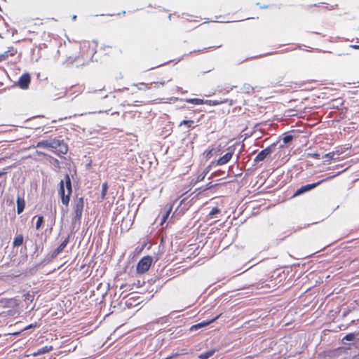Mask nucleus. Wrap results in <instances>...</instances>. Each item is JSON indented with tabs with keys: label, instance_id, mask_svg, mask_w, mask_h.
I'll list each match as a JSON object with an SVG mask.
<instances>
[{
	"label": "nucleus",
	"instance_id": "nucleus-13",
	"mask_svg": "<svg viewBox=\"0 0 359 359\" xmlns=\"http://www.w3.org/2000/svg\"><path fill=\"white\" fill-rule=\"evenodd\" d=\"M215 349H211L205 353H201L198 355L200 359H208L210 357L214 355L215 353Z\"/></svg>",
	"mask_w": 359,
	"mask_h": 359
},
{
	"label": "nucleus",
	"instance_id": "nucleus-15",
	"mask_svg": "<svg viewBox=\"0 0 359 359\" xmlns=\"http://www.w3.org/2000/svg\"><path fill=\"white\" fill-rule=\"evenodd\" d=\"M34 299V295L33 293H26L24 294V301L26 303H31L33 302Z\"/></svg>",
	"mask_w": 359,
	"mask_h": 359
},
{
	"label": "nucleus",
	"instance_id": "nucleus-14",
	"mask_svg": "<svg viewBox=\"0 0 359 359\" xmlns=\"http://www.w3.org/2000/svg\"><path fill=\"white\" fill-rule=\"evenodd\" d=\"M22 243H23V236H22V235L19 234L15 238V239L13 241V245L15 247H18V246L21 245L22 244Z\"/></svg>",
	"mask_w": 359,
	"mask_h": 359
},
{
	"label": "nucleus",
	"instance_id": "nucleus-31",
	"mask_svg": "<svg viewBox=\"0 0 359 359\" xmlns=\"http://www.w3.org/2000/svg\"><path fill=\"white\" fill-rule=\"evenodd\" d=\"M173 358V356H169V357H167L165 359H172Z\"/></svg>",
	"mask_w": 359,
	"mask_h": 359
},
{
	"label": "nucleus",
	"instance_id": "nucleus-8",
	"mask_svg": "<svg viewBox=\"0 0 359 359\" xmlns=\"http://www.w3.org/2000/svg\"><path fill=\"white\" fill-rule=\"evenodd\" d=\"M233 154V151H228L226 154H225L224 156H222L217 160V165H222L227 163L232 158Z\"/></svg>",
	"mask_w": 359,
	"mask_h": 359
},
{
	"label": "nucleus",
	"instance_id": "nucleus-19",
	"mask_svg": "<svg viewBox=\"0 0 359 359\" xmlns=\"http://www.w3.org/2000/svg\"><path fill=\"white\" fill-rule=\"evenodd\" d=\"M43 222V217L42 216H38L37 221L36 223V229H39L41 227Z\"/></svg>",
	"mask_w": 359,
	"mask_h": 359
},
{
	"label": "nucleus",
	"instance_id": "nucleus-21",
	"mask_svg": "<svg viewBox=\"0 0 359 359\" xmlns=\"http://www.w3.org/2000/svg\"><path fill=\"white\" fill-rule=\"evenodd\" d=\"M292 136L290 135H285L283 138V141L284 142V144H287L289 142H290L292 140Z\"/></svg>",
	"mask_w": 359,
	"mask_h": 359
},
{
	"label": "nucleus",
	"instance_id": "nucleus-11",
	"mask_svg": "<svg viewBox=\"0 0 359 359\" xmlns=\"http://www.w3.org/2000/svg\"><path fill=\"white\" fill-rule=\"evenodd\" d=\"M25 206V203L24 199L20 198V197L17 199V210L18 213L20 214L23 212Z\"/></svg>",
	"mask_w": 359,
	"mask_h": 359
},
{
	"label": "nucleus",
	"instance_id": "nucleus-12",
	"mask_svg": "<svg viewBox=\"0 0 359 359\" xmlns=\"http://www.w3.org/2000/svg\"><path fill=\"white\" fill-rule=\"evenodd\" d=\"M187 102L193 104L195 105H200V104H203L204 103H208V101H205L204 100H202V99L191 98V99H187Z\"/></svg>",
	"mask_w": 359,
	"mask_h": 359
},
{
	"label": "nucleus",
	"instance_id": "nucleus-28",
	"mask_svg": "<svg viewBox=\"0 0 359 359\" xmlns=\"http://www.w3.org/2000/svg\"><path fill=\"white\" fill-rule=\"evenodd\" d=\"M212 105H217L221 103V102L219 101H212Z\"/></svg>",
	"mask_w": 359,
	"mask_h": 359
},
{
	"label": "nucleus",
	"instance_id": "nucleus-20",
	"mask_svg": "<svg viewBox=\"0 0 359 359\" xmlns=\"http://www.w3.org/2000/svg\"><path fill=\"white\" fill-rule=\"evenodd\" d=\"M67 240H65L58 246V248H57V252H60L65 248V246L67 244Z\"/></svg>",
	"mask_w": 359,
	"mask_h": 359
},
{
	"label": "nucleus",
	"instance_id": "nucleus-33",
	"mask_svg": "<svg viewBox=\"0 0 359 359\" xmlns=\"http://www.w3.org/2000/svg\"><path fill=\"white\" fill-rule=\"evenodd\" d=\"M3 57H4V55H0V60H2V58H3Z\"/></svg>",
	"mask_w": 359,
	"mask_h": 359
},
{
	"label": "nucleus",
	"instance_id": "nucleus-26",
	"mask_svg": "<svg viewBox=\"0 0 359 359\" xmlns=\"http://www.w3.org/2000/svg\"><path fill=\"white\" fill-rule=\"evenodd\" d=\"M46 142H49L48 141H45V142H39L38 146L39 147H49L48 146L46 145Z\"/></svg>",
	"mask_w": 359,
	"mask_h": 359
},
{
	"label": "nucleus",
	"instance_id": "nucleus-25",
	"mask_svg": "<svg viewBox=\"0 0 359 359\" xmlns=\"http://www.w3.org/2000/svg\"><path fill=\"white\" fill-rule=\"evenodd\" d=\"M353 339H354V334H347V335L344 338V339H346V340H348V341H352Z\"/></svg>",
	"mask_w": 359,
	"mask_h": 359
},
{
	"label": "nucleus",
	"instance_id": "nucleus-7",
	"mask_svg": "<svg viewBox=\"0 0 359 359\" xmlns=\"http://www.w3.org/2000/svg\"><path fill=\"white\" fill-rule=\"evenodd\" d=\"M332 177H333V176H330V177H328L327 178L321 181H319L316 183L309 184L303 186L296 191L295 195H299V194H302L307 191H309V190L312 189L313 188H315L318 184H320L322 182L326 181L329 179H332Z\"/></svg>",
	"mask_w": 359,
	"mask_h": 359
},
{
	"label": "nucleus",
	"instance_id": "nucleus-24",
	"mask_svg": "<svg viewBox=\"0 0 359 359\" xmlns=\"http://www.w3.org/2000/svg\"><path fill=\"white\" fill-rule=\"evenodd\" d=\"M334 156V152H330L328 154H325L323 158H327L328 160L332 159Z\"/></svg>",
	"mask_w": 359,
	"mask_h": 359
},
{
	"label": "nucleus",
	"instance_id": "nucleus-32",
	"mask_svg": "<svg viewBox=\"0 0 359 359\" xmlns=\"http://www.w3.org/2000/svg\"><path fill=\"white\" fill-rule=\"evenodd\" d=\"M76 15H73L72 19L74 20H76Z\"/></svg>",
	"mask_w": 359,
	"mask_h": 359
},
{
	"label": "nucleus",
	"instance_id": "nucleus-2",
	"mask_svg": "<svg viewBox=\"0 0 359 359\" xmlns=\"http://www.w3.org/2000/svg\"><path fill=\"white\" fill-rule=\"evenodd\" d=\"M46 145L55 150V153L65 154L68 148L62 140H53L50 142H46Z\"/></svg>",
	"mask_w": 359,
	"mask_h": 359
},
{
	"label": "nucleus",
	"instance_id": "nucleus-18",
	"mask_svg": "<svg viewBox=\"0 0 359 359\" xmlns=\"http://www.w3.org/2000/svg\"><path fill=\"white\" fill-rule=\"evenodd\" d=\"M193 124H194V121H192V120H184L180 123V126H182L183 125H185L188 128H191V127H193Z\"/></svg>",
	"mask_w": 359,
	"mask_h": 359
},
{
	"label": "nucleus",
	"instance_id": "nucleus-4",
	"mask_svg": "<svg viewBox=\"0 0 359 359\" xmlns=\"http://www.w3.org/2000/svg\"><path fill=\"white\" fill-rule=\"evenodd\" d=\"M83 198L82 197L77 198L74 201V212L75 214L74 218L73 219L74 222L80 220L83 209Z\"/></svg>",
	"mask_w": 359,
	"mask_h": 359
},
{
	"label": "nucleus",
	"instance_id": "nucleus-23",
	"mask_svg": "<svg viewBox=\"0 0 359 359\" xmlns=\"http://www.w3.org/2000/svg\"><path fill=\"white\" fill-rule=\"evenodd\" d=\"M243 89L247 93H250V92H252L253 90V88L251 86H250L249 84H245L243 86Z\"/></svg>",
	"mask_w": 359,
	"mask_h": 359
},
{
	"label": "nucleus",
	"instance_id": "nucleus-5",
	"mask_svg": "<svg viewBox=\"0 0 359 359\" xmlns=\"http://www.w3.org/2000/svg\"><path fill=\"white\" fill-rule=\"evenodd\" d=\"M274 148H275V144H272V145L266 147V149L262 150L255 157V161L259 162V161H264L266 158V156L270 155L273 151Z\"/></svg>",
	"mask_w": 359,
	"mask_h": 359
},
{
	"label": "nucleus",
	"instance_id": "nucleus-27",
	"mask_svg": "<svg viewBox=\"0 0 359 359\" xmlns=\"http://www.w3.org/2000/svg\"><path fill=\"white\" fill-rule=\"evenodd\" d=\"M351 47L353 49L359 50V45H351Z\"/></svg>",
	"mask_w": 359,
	"mask_h": 359
},
{
	"label": "nucleus",
	"instance_id": "nucleus-30",
	"mask_svg": "<svg viewBox=\"0 0 359 359\" xmlns=\"http://www.w3.org/2000/svg\"><path fill=\"white\" fill-rule=\"evenodd\" d=\"M207 101H208V103H206L207 104L212 105V103L211 100H207Z\"/></svg>",
	"mask_w": 359,
	"mask_h": 359
},
{
	"label": "nucleus",
	"instance_id": "nucleus-17",
	"mask_svg": "<svg viewBox=\"0 0 359 359\" xmlns=\"http://www.w3.org/2000/svg\"><path fill=\"white\" fill-rule=\"evenodd\" d=\"M108 190V185L107 183H103L102 185V194H101V198L104 199L106 196L107 192Z\"/></svg>",
	"mask_w": 359,
	"mask_h": 359
},
{
	"label": "nucleus",
	"instance_id": "nucleus-16",
	"mask_svg": "<svg viewBox=\"0 0 359 359\" xmlns=\"http://www.w3.org/2000/svg\"><path fill=\"white\" fill-rule=\"evenodd\" d=\"M172 207L170 205L169 208L167 210L165 213L163 215V217L161 219V225H163L164 222H165L166 219L169 217L171 211H172Z\"/></svg>",
	"mask_w": 359,
	"mask_h": 359
},
{
	"label": "nucleus",
	"instance_id": "nucleus-29",
	"mask_svg": "<svg viewBox=\"0 0 359 359\" xmlns=\"http://www.w3.org/2000/svg\"><path fill=\"white\" fill-rule=\"evenodd\" d=\"M311 155H312V156H315L316 158H319V156H320V155H319V154H311Z\"/></svg>",
	"mask_w": 359,
	"mask_h": 359
},
{
	"label": "nucleus",
	"instance_id": "nucleus-9",
	"mask_svg": "<svg viewBox=\"0 0 359 359\" xmlns=\"http://www.w3.org/2000/svg\"><path fill=\"white\" fill-rule=\"evenodd\" d=\"M219 316L220 315H217L216 317H215L214 318L211 319L210 320L204 321V322H202V323H198V324H196V325L191 326V330H197V329H199V328H201V327H205V326L208 325L211 323L214 322L216 319H217Z\"/></svg>",
	"mask_w": 359,
	"mask_h": 359
},
{
	"label": "nucleus",
	"instance_id": "nucleus-10",
	"mask_svg": "<svg viewBox=\"0 0 359 359\" xmlns=\"http://www.w3.org/2000/svg\"><path fill=\"white\" fill-rule=\"evenodd\" d=\"M52 350H53V346H46L44 347H42V348L38 349L36 352L33 353V355H35V356L36 355H41V354H44V353H48V352H50Z\"/></svg>",
	"mask_w": 359,
	"mask_h": 359
},
{
	"label": "nucleus",
	"instance_id": "nucleus-22",
	"mask_svg": "<svg viewBox=\"0 0 359 359\" xmlns=\"http://www.w3.org/2000/svg\"><path fill=\"white\" fill-rule=\"evenodd\" d=\"M220 212V210L217 208H213L212 210L210 212L209 215L213 216L216 214H218Z\"/></svg>",
	"mask_w": 359,
	"mask_h": 359
},
{
	"label": "nucleus",
	"instance_id": "nucleus-6",
	"mask_svg": "<svg viewBox=\"0 0 359 359\" xmlns=\"http://www.w3.org/2000/svg\"><path fill=\"white\" fill-rule=\"evenodd\" d=\"M31 77L28 73L23 74L18 80V86L21 89H27L30 83Z\"/></svg>",
	"mask_w": 359,
	"mask_h": 359
},
{
	"label": "nucleus",
	"instance_id": "nucleus-1",
	"mask_svg": "<svg viewBox=\"0 0 359 359\" xmlns=\"http://www.w3.org/2000/svg\"><path fill=\"white\" fill-rule=\"evenodd\" d=\"M72 184L69 175H66L64 180L60 182L59 193L61 196L62 203L67 205L69 202L70 195L72 194Z\"/></svg>",
	"mask_w": 359,
	"mask_h": 359
},
{
	"label": "nucleus",
	"instance_id": "nucleus-3",
	"mask_svg": "<svg viewBox=\"0 0 359 359\" xmlns=\"http://www.w3.org/2000/svg\"><path fill=\"white\" fill-rule=\"evenodd\" d=\"M153 259L150 256H145L142 257L137 263L136 271L137 273H146L151 266Z\"/></svg>",
	"mask_w": 359,
	"mask_h": 359
},
{
	"label": "nucleus",
	"instance_id": "nucleus-34",
	"mask_svg": "<svg viewBox=\"0 0 359 359\" xmlns=\"http://www.w3.org/2000/svg\"><path fill=\"white\" fill-rule=\"evenodd\" d=\"M5 172H0V177L4 175Z\"/></svg>",
	"mask_w": 359,
	"mask_h": 359
}]
</instances>
